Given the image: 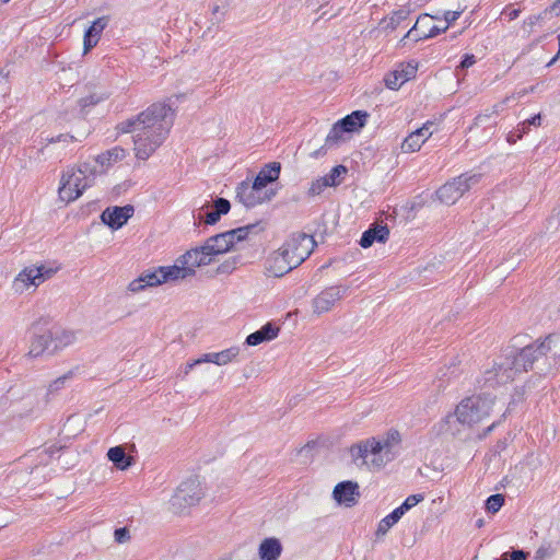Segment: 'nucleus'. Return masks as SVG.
I'll return each instance as SVG.
<instances>
[{
  "label": "nucleus",
  "mask_w": 560,
  "mask_h": 560,
  "mask_svg": "<svg viewBox=\"0 0 560 560\" xmlns=\"http://www.w3.org/2000/svg\"><path fill=\"white\" fill-rule=\"evenodd\" d=\"M447 30V25L439 26V25H432L429 27L428 32H423L424 38H432L438 36L441 33H444Z\"/></svg>",
  "instance_id": "obj_48"
},
{
  "label": "nucleus",
  "mask_w": 560,
  "mask_h": 560,
  "mask_svg": "<svg viewBox=\"0 0 560 560\" xmlns=\"http://www.w3.org/2000/svg\"><path fill=\"white\" fill-rule=\"evenodd\" d=\"M481 176L479 173H464L442 185L435 192L436 197L442 203L454 205L466 191L480 182Z\"/></svg>",
  "instance_id": "obj_7"
},
{
  "label": "nucleus",
  "mask_w": 560,
  "mask_h": 560,
  "mask_svg": "<svg viewBox=\"0 0 560 560\" xmlns=\"http://www.w3.org/2000/svg\"><path fill=\"white\" fill-rule=\"evenodd\" d=\"M369 114L365 110H354L338 120L340 127L347 133L358 132L366 124Z\"/></svg>",
  "instance_id": "obj_28"
},
{
  "label": "nucleus",
  "mask_w": 560,
  "mask_h": 560,
  "mask_svg": "<svg viewBox=\"0 0 560 560\" xmlns=\"http://www.w3.org/2000/svg\"><path fill=\"white\" fill-rule=\"evenodd\" d=\"M560 56H558V54L548 62V67H550L551 65H553L556 62V60L559 58Z\"/></svg>",
  "instance_id": "obj_62"
},
{
  "label": "nucleus",
  "mask_w": 560,
  "mask_h": 560,
  "mask_svg": "<svg viewBox=\"0 0 560 560\" xmlns=\"http://www.w3.org/2000/svg\"><path fill=\"white\" fill-rule=\"evenodd\" d=\"M520 13H521V10L515 9L512 5H506L502 11V15L508 18L509 21H513V20L517 19Z\"/></svg>",
  "instance_id": "obj_49"
},
{
  "label": "nucleus",
  "mask_w": 560,
  "mask_h": 560,
  "mask_svg": "<svg viewBox=\"0 0 560 560\" xmlns=\"http://www.w3.org/2000/svg\"><path fill=\"white\" fill-rule=\"evenodd\" d=\"M236 198L246 208H254L266 201H270L276 196V190H262L254 182L248 179L241 182L236 186Z\"/></svg>",
  "instance_id": "obj_11"
},
{
  "label": "nucleus",
  "mask_w": 560,
  "mask_h": 560,
  "mask_svg": "<svg viewBox=\"0 0 560 560\" xmlns=\"http://www.w3.org/2000/svg\"><path fill=\"white\" fill-rule=\"evenodd\" d=\"M107 457L120 470H126L133 462V458L126 454L122 446L110 447L107 452Z\"/></svg>",
  "instance_id": "obj_32"
},
{
  "label": "nucleus",
  "mask_w": 560,
  "mask_h": 560,
  "mask_svg": "<svg viewBox=\"0 0 560 560\" xmlns=\"http://www.w3.org/2000/svg\"><path fill=\"white\" fill-rule=\"evenodd\" d=\"M555 553H556V549L551 545V542H544L536 550L535 560H546L548 558H551Z\"/></svg>",
  "instance_id": "obj_42"
},
{
  "label": "nucleus",
  "mask_w": 560,
  "mask_h": 560,
  "mask_svg": "<svg viewBox=\"0 0 560 560\" xmlns=\"http://www.w3.org/2000/svg\"><path fill=\"white\" fill-rule=\"evenodd\" d=\"M255 228H256V224H248V225H245V226L233 229L232 232H233L236 241L241 242V241H244L248 236V233L252 230H254Z\"/></svg>",
  "instance_id": "obj_47"
},
{
  "label": "nucleus",
  "mask_w": 560,
  "mask_h": 560,
  "mask_svg": "<svg viewBox=\"0 0 560 560\" xmlns=\"http://www.w3.org/2000/svg\"><path fill=\"white\" fill-rule=\"evenodd\" d=\"M547 15L544 14V11L539 14H536V15H530L528 16L525 21H524V24L525 25H528L529 27H533L534 25H536L540 20H544L546 19Z\"/></svg>",
  "instance_id": "obj_53"
},
{
  "label": "nucleus",
  "mask_w": 560,
  "mask_h": 560,
  "mask_svg": "<svg viewBox=\"0 0 560 560\" xmlns=\"http://www.w3.org/2000/svg\"><path fill=\"white\" fill-rule=\"evenodd\" d=\"M97 103H98V98L95 97L94 95H90V96H86V97H83L80 100V104L82 107L95 105Z\"/></svg>",
  "instance_id": "obj_59"
},
{
  "label": "nucleus",
  "mask_w": 560,
  "mask_h": 560,
  "mask_svg": "<svg viewBox=\"0 0 560 560\" xmlns=\"http://www.w3.org/2000/svg\"><path fill=\"white\" fill-rule=\"evenodd\" d=\"M433 126V122H425L421 128H418L417 130H421L423 132L424 142L429 139V137L432 135V131L430 128Z\"/></svg>",
  "instance_id": "obj_60"
},
{
  "label": "nucleus",
  "mask_w": 560,
  "mask_h": 560,
  "mask_svg": "<svg viewBox=\"0 0 560 560\" xmlns=\"http://www.w3.org/2000/svg\"><path fill=\"white\" fill-rule=\"evenodd\" d=\"M343 133L346 132L340 127V124L338 121L335 122L325 139V143L319 149L312 152L311 156L314 159H319L326 155L329 150L337 148L340 144V142L343 140Z\"/></svg>",
  "instance_id": "obj_22"
},
{
  "label": "nucleus",
  "mask_w": 560,
  "mask_h": 560,
  "mask_svg": "<svg viewBox=\"0 0 560 560\" xmlns=\"http://www.w3.org/2000/svg\"><path fill=\"white\" fill-rule=\"evenodd\" d=\"M230 209L231 203L228 199L217 197L212 206H202L198 209L197 214H194V224L196 226H199L201 223L214 225L223 214L229 213Z\"/></svg>",
  "instance_id": "obj_12"
},
{
  "label": "nucleus",
  "mask_w": 560,
  "mask_h": 560,
  "mask_svg": "<svg viewBox=\"0 0 560 560\" xmlns=\"http://www.w3.org/2000/svg\"><path fill=\"white\" fill-rule=\"evenodd\" d=\"M520 374L515 361L511 354L504 355L500 362H495L492 369L487 370L483 374V385L494 388L499 385H504L512 382L515 376Z\"/></svg>",
  "instance_id": "obj_9"
},
{
  "label": "nucleus",
  "mask_w": 560,
  "mask_h": 560,
  "mask_svg": "<svg viewBox=\"0 0 560 560\" xmlns=\"http://www.w3.org/2000/svg\"><path fill=\"white\" fill-rule=\"evenodd\" d=\"M376 440L380 442V454L371 459V467L378 470L398 456L401 436L397 430L392 429L384 436L376 438Z\"/></svg>",
  "instance_id": "obj_10"
},
{
  "label": "nucleus",
  "mask_w": 560,
  "mask_h": 560,
  "mask_svg": "<svg viewBox=\"0 0 560 560\" xmlns=\"http://www.w3.org/2000/svg\"><path fill=\"white\" fill-rule=\"evenodd\" d=\"M492 400L481 396L463 399L456 408L457 420L463 424L472 425L490 415Z\"/></svg>",
  "instance_id": "obj_5"
},
{
  "label": "nucleus",
  "mask_w": 560,
  "mask_h": 560,
  "mask_svg": "<svg viewBox=\"0 0 560 560\" xmlns=\"http://www.w3.org/2000/svg\"><path fill=\"white\" fill-rule=\"evenodd\" d=\"M73 377V372L69 371L68 373L63 374L62 376L56 378L54 382L49 384L48 387V394H55L59 389H61L65 385V383Z\"/></svg>",
  "instance_id": "obj_43"
},
{
  "label": "nucleus",
  "mask_w": 560,
  "mask_h": 560,
  "mask_svg": "<svg viewBox=\"0 0 560 560\" xmlns=\"http://www.w3.org/2000/svg\"><path fill=\"white\" fill-rule=\"evenodd\" d=\"M0 88L4 93L9 90V72H4L3 69H0Z\"/></svg>",
  "instance_id": "obj_54"
},
{
  "label": "nucleus",
  "mask_w": 560,
  "mask_h": 560,
  "mask_svg": "<svg viewBox=\"0 0 560 560\" xmlns=\"http://www.w3.org/2000/svg\"><path fill=\"white\" fill-rule=\"evenodd\" d=\"M240 353L238 347H231L220 352L205 353L200 358L187 363L185 368V374H188L196 365L201 363H214L217 365H225L235 359Z\"/></svg>",
  "instance_id": "obj_16"
},
{
  "label": "nucleus",
  "mask_w": 560,
  "mask_h": 560,
  "mask_svg": "<svg viewBox=\"0 0 560 560\" xmlns=\"http://www.w3.org/2000/svg\"><path fill=\"white\" fill-rule=\"evenodd\" d=\"M348 172L345 165L334 166L328 174L324 176L328 187H335L340 184L339 177Z\"/></svg>",
  "instance_id": "obj_39"
},
{
  "label": "nucleus",
  "mask_w": 560,
  "mask_h": 560,
  "mask_svg": "<svg viewBox=\"0 0 560 560\" xmlns=\"http://www.w3.org/2000/svg\"><path fill=\"white\" fill-rule=\"evenodd\" d=\"M114 535L115 540L120 544L127 541L130 538L129 532L126 527L117 528Z\"/></svg>",
  "instance_id": "obj_50"
},
{
  "label": "nucleus",
  "mask_w": 560,
  "mask_h": 560,
  "mask_svg": "<svg viewBox=\"0 0 560 560\" xmlns=\"http://www.w3.org/2000/svg\"><path fill=\"white\" fill-rule=\"evenodd\" d=\"M417 73V66L412 63L401 65L400 69L389 72L385 79L386 88L398 90L405 82L412 79Z\"/></svg>",
  "instance_id": "obj_21"
},
{
  "label": "nucleus",
  "mask_w": 560,
  "mask_h": 560,
  "mask_svg": "<svg viewBox=\"0 0 560 560\" xmlns=\"http://www.w3.org/2000/svg\"><path fill=\"white\" fill-rule=\"evenodd\" d=\"M280 328L272 323L265 324L260 329L249 334L245 343L250 347L258 346L262 342L271 341L278 337Z\"/></svg>",
  "instance_id": "obj_25"
},
{
  "label": "nucleus",
  "mask_w": 560,
  "mask_h": 560,
  "mask_svg": "<svg viewBox=\"0 0 560 560\" xmlns=\"http://www.w3.org/2000/svg\"><path fill=\"white\" fill-rule=\"evenodd\" d=\"M430 19H431V16H429L427 14L423 16H419L417 22L415 23V25L407 32V34L405 35L404 38H410L413 42H418L420 39H425L423 37V32L419 33V31H420V27L423 25V23L429 22Z\"/></svg>",
  "instance_id": "obj_40"
},
{
  "label": "nucleus",
  "mask_w": 560,
  "mask_h": 560,
  "mask_svg": "<svg viewBox=\"0 0 560 560\" xmlns=\"http://www.w3.org/2000/svg\"><path fill=\"white\" fill-rule=\"evenodd\" d=\"M401 516L396 510H393L388 515L382 518L378 523L376 534L385 535L396 523L399 522Z\"/></svg>",
  "instance_id": "obj_37"
},
{
  "label": "nucleus",
  "mask_w": 560,
  "mask_h": 560,
  "mask_svg": "<svg viewBox=\"0 0 560 560\" xmlns=\"http://www.w3.org/2000/svg\"><path fill=\"white\" fill-rule=\"evenodd\" d=\"M94 182L95 170L90 164L83 163L77 168H69L61 177L59 196L67 202L74 201L86 188L92 187Z\"/></svg>",
  "instance_id": "obj_3"
},
{
  "label": "nucleus",
  "mask_w": 560,
  "mask_h": 560,
  "mask_svg": "<svg viewBox=\"0 0 560 560\" xmlns=\"http://www.w3.org/2000/svg\"><path fill=\"white\" fill-rule=\"evenodd\" d=\"M50 332L52 335V349L55 353L71 345L75 339L72 331L63 330L58 326L50 327Z\"/></svg>",
  "instance_id": "obj_33"
},
{
  "label": "nucleus",
  "mask_w": 560,
  "mask_h": 560,
  "mask_svg": "<svg viewBox=\"0 0 560 560\" xmlns=\"http://www.w3.org/2000/svg\"><path fill=\"white\" fill-rule=\"evenodd\" d=\"M348 290L347 285H331L324 289L312 301L313 312L317 315L329 312L338 301L347 295Z\"/></svg>",
  "instance_id": "obj_13"
},
{
  "label": "nucleus",
  "mask_w": 560,
  "mask_h": 560,
  "mask_svg": "<svg viewBox=\"0 0 560 560\" xmlns=\"http://www.w3.org/2000/svg\"><path fill=\"white\" fill-rule=\"evenodd\" d=\"M125 156V152L120 148L108 150L96 158V162L101 165H109L112 162H117Z\"/></svg>",
  "instance_id": "obj_38"
},
{
  "label": "nucleus",
  "mask_w": 560,
  "mask_h": 560,
  "mask_svg": "<svg viewBox=\"0 0 560 560\" xmlns=\"http://www.w3.org/2000/svg\"><path fill=\"white\" fill-rule=\"evenodd\" d=\"M178 261L182 264V266L173 265L160 267V272H162L161 279L163 280V283L167 281H174L195 276V268H197L198 266L188 262L187 259L185 258V254L180 256Z\"/></svg>",
  "instance_id": "obj_19"
},
{
  "label": "nucleus",
  "mask_w": 560,
  "mask_h": 560,
  "mask_svg": "<svg viewBox=\"0 0 560 560\" xmlns=\"http://www.w3.org/2000/svg\"><path fill=\"white\" fill-rule=\"evenodd\" d=\"M409 13L410 11L407 9H399L393 12V14L388 19L384 20V28L395 31L405 20L408 19Z\"/></svg>",
  "instance_id": "obj_36"
},
{
  "label": "nucleus",
  "mask_w": 560,
  "mask_h": 560,
  "mask_svg": "<svg viewBox=\"0 0 560 560\" xmlns=\"http://www.w3.org/2000/svg\"><path fill=\"white\" fill-rule=\"evenodd\" d=\"M476 63V57L471 54H465L460 60L459 68L468 69Z\"/></svg>",
  "instance_id": "obj_51"
},
{
  "label": "nucleus",
  "mask_w": 560,
  "mask_h": 560,
  "mask_svg": "<svg viewBox=\"0 0 560 560\" xmlns=\"http://www.w3.org/2000/svg\"><path fill=\"white\" fill-rule=\"evenodd\" d=\"M424 143L423 132L421 130H415L405 138L401 143V150L405 153L417 152Z\"/></svg>",
  "instance_id": "obj_34"
},
{
  "label": "nucleus",
  "mask_w": 560,
  "mask_h": 560,
  "mask_svg": "<svg viewBox=\"0 0 560 560\" xmlns=\"http://www.w3.org/2000/svg\"><path fill=\"white\" fill-rule=\"evenodd\" d=\"M222 237L226 241L230 248L237 242L232 230L221 233Z\"/></svg>",
  "instance_id": "obj_58"
},
{
  "label": "nucleus",
  "mask_w": 560,
  "mask_h": 560,
  "mask_svg": "<svg viewBox=\"0 0 560 560\" xmlns=\"http://www.w3.org/2000/svg\"><path fill=\"white\" fill-rule=\"evenodd\" d=\"M135 208L131 205L124 207H107L101 214L102 222L113 230L120 229L133 215Z\"/></svg>",
  "instance_id": "obj_15"
},
{
  "label": "nucleus",
  "mask_w": 560,
  "mask_h": 560,
  "mask_svg": "<svg viewBox=\"0 0 560 560\" xmlns=\"http://www.w3.org/2000/svg\"><path fill=\"white\" fill-rule=\"evenodd\" d=\"M54 354L52 335L50 328H44L39 323L33 325V337L31 340L28 355L36 358L43 353Z\"/></svg>",
  "instance_id": "obj_14"
},
{
  "label": "nucleus",
  "mask_w": 560,
  "mask_h": 560,
  "mask_svg": "<svg viewBox=\"0 0 560 560\" xmlns=\"http://www.w3.org/2000/svg\"><path fill=\"white\" fill-rule=\"evenodd\" d=\"M326 187H328L327 182L325 180L324 176L312 182L311 187L308 188V195L310 196H317L319 195Z\"/></svg>",
  "instance_id": "obj_46"
},
{
  "label": "nucleus",
  "mask_w": 560,
  "mask_h": 560,
  "mask_svg": "<svg viewBox=\"0 0 560 560\" xmlns=\"http://www.w3.org/2000/svg\"><path fill=\"white\" fill-rule=\"evenodd\" d=\"M558 40H559V50H558V56H560V35L558 36Z\"/></svg>",
  "instance_id": "obj_64"
},
{
  "label": "nucleus",
  "mask_w": 560,
  "mask_h": 560,
  "mask_svg": "<svg viewBox=\"0 0 560 560\" xmlns=\"http://www.w3.org/2000/svg\"><path fill=\"white\" fill-rule=\"evenodd\" d=\"M380 442L376 440V438H369L365 440H362L349 448V453L352 457V460L357 464L359 459H362L361 465H366L370 468L371 463L369 464L366 458L369 455H372L373 457H377L380 454Z\"/></svg>",
  "instance_id": "obj_17"
},
{
  "label": "nucleus",
  "mask_w": 560,
  "mask_h": 560,
  "mask_svg": "<svg viewBox=\"0 0 560 560\" xmlns=\"http://www.w3.org/2000/svg\"><path fill=\"white\" fill-rule=\"evenodd\" d=\"M359 497V485L351 480L341 481L337 483L332 491V498L339 504H343L348 508L355 505Z\"/></svg>",
  "instance_id": "obj_18"
},
{
  "label": "nucleus",
  "mask_w": 560,
  "mask_h": 560,
  "mask_svg": "<svg viewBox=\"0 0 560 560\" xmlns=\"http://www.w3.org/2000/svg\"><path fill=\"white\" fill-rule=\"evenodd\" d=\"M553 338V335H548L544 339H537L517 351H512L510 354L513 361H515L518 373L528 372L535 368L540 372L549 370V366L545 369L539 365L548 360V354L552 349Z\"/></svg>",
  "instance_id": "obj_2"
},
{
  "label": "nucleus",
  "mask_w": 560,
  "mask_h": 560,
  "mask_svg": "<svg viewBox=\"0 0 560 560\" xmlns=\"http://www.w3.org/2000/svg\"><path fill=\"white\" fill-rule=\"evenodd\" d=\"M298 266L291 265V259L284 257L281 250L273 252L266 261V273L269 277L280 278Z\"/></svg>",
  "instance_id": "obj_20"
},
{
  "label": "nucleus",
  "mask_w": 560,
  "mask_h": 560,
  "mask_svg": "<svg viewBox=\"0 0 560 560\" xmlns=\"http://www.w3.org/2000/svg\"><path fill=\"white\" fill-rule=\"evenodd\" d=\"M498 115V110L493 108L492 110H486L483 114H479L475 120L474 125L470 127V130L474 128L482 127L485 129L492 128L495 124V117Z\"/></svg>",
  "instance_id": "obj_35"
},
{
  "label": "nucleus",
  "mask_w": 560,
  "mask_h": 560,
  "mask_svg": "<svg viewBox=\"0 0 560 560\" xmlns=\"http://www.w3.org/2000/svg\"><path fill=\"white\" fill-rule=\"evenodd\" d=\"M74 140H77V139L69 133H61V135L57 136L56 138L48 139V141L50 143L60 142V141L67 142V141H74Z\"/></svg>",
  "instance_id": "obj_57"
},
{
  "label": "nucleus",
  "mask_w": 560,
  "mask_h": 560,
  "mask_svg": "<svg viewBox=\"0 0 560 560\" xmlns=\"http://www.w3.org/2000/svg\"><path fill=\"white\" fill-rule=\"evenodd\" d=\"M389 236V229L387 225L372 224L366 231L363 232L360 245L363 248H369L374 242L385 243Z\"/></svg>",
  "instance_id": "obj_24"
},
{
  "label": "nucleus",
  "mask_w": 560,
  "mask_h": 560,
  "mask_svg": "<svg viewBox=\"0 0 560 560\" xmlns=\"http://www.w3.org/2000/svg\"><path fill=\"white\" fill-rule=\"evenodd\" d=\"M203 495L200 480L190 477L177 487L170 502L175 513H183L187 508L198 504Z\"/></svg>",
  "instance_id": "obj_8"
},
{
  "label": "nucleus",
  "mask_w": 560,
  "mask_h": 560,
  "mask_svg": "<svg viewBox=\"0 0 560 560\" xmlns=\"http://www.w3.org/2000/svg\"><path fill=\"white\" fill-rule=\"evenodd\" d=\"M51 270H45L44 267H32L22 270L16 280L26 283L27 285H38L42 281L50 276Z\"/></svg>",
  "instance_id": "obj_30"
},
{
  "label": "nucleus",
  "mask_w": 560,
  "mask_h": 560,
  "mask_svg": "<svg viewBox=\"0 0 560 560\" xmlns=\"http://www.w3.org/2000/svg\"><path fill=\"white\" fill-rule=\"evenodd\" d=\"M162 272L160 267L154 270H148L141 273V276L129 283V290L132 292H139L147 287H156L163 283L161 279Z\"/></svg>",
  "instance_id": "obj_26"
},
{
  "label": "nucleus",
  "mask_w": 560,
  "mask_h": 560,
  "mask_svg": "<svg viewBox=\"0 0 560 560\" xmlns=\"http://www.w3.org/2000/svg\"><path fill=\"white\" fill-rule=\"evenodd\" d=\"M280 172L281 164L279 162H270L258 172L253 182L259 188L266 190L265 188L268 186V184L273 183L279 178Z\"/></svg>",
  "instance_id": "obj_27"
},
{
  "label": "nucleus",
  "mask_w": 560,
  "mask_h": 560,
  "mask_svg": "<svg viewBox=\"0 0 560 560\" xmlns=\"http://www.w3.org/2000/svg\"><path fill=\"white\" fill-rule=\"evenodd\" d=\"M460 11H445L443 15L445 22L444 25H447L448 27L453 22H455L460 16Z\"/></svg>",
  "instance_id": "obj_52"
},
{
  "label": "nucleus",
  "mask_w": 560,
  "mask_h": 560,
  "mask_svg": "<svg viewBox=\"0 0 560 560\" xmlns=\"http://www.w3.org/2000/svg\"><path fill=\"white\" fill-rule=\"evenodd\" d=\"M238 260V257H230L218 267L217 272L221 275L231 273L236 268Z\"/></svg>",
  "instance_id": "obj_45"
},
{
  "label": "nucleus",
  "mask_w": 560,
  "mask_h": 560,
  "mask_svg": "<svg viewBox=\"0 0 560 560\" xmlns=\"http://www.w3.org/2000/svg\"><path fill=\"white\" fill-rule=\"evenodd\" d=\"M493 428H494V423H492L491 425H489V427L487 428V430H486V434H487V433H489V432H491Z\"/></svg>",
  "instance_id": "obj_63"
},
{
  "label": "nucleus",
  "mask_w": 560,
  "mask_h": 560,
  "mask_svg": "<svg viewBox=\"0 0 560 560\" xmlns=\"http://www.w3.org/2000/svg\"><path fill=\"white\" fill-rule=\"evenodd\" d=\"M282 552V545L278 538H265L258 549L260 560H278Z\"/></svg>",
  "instance_id": "obj_29"
},
{
  "label": "nucleus",
  "mask_w": 560,
  "mask_h": 560,
  "mask_svg": "<svg viewBox=\"0 0 560 560\" xmlns=\"http://www.w3.org/2000/svg\"><path fill=\"white\" fill-rule=\"evenodd\" d=\"M528 555V552L522 549H513L512 551L503 552L499 560H527Z\"/></svg>",
  "instance_id": "obj_44"
},
{
  "label": "nucleus",
  "mask_w": 560,
  "mask_h": 560,
  "mask_svg": "<svg viewBox=\"0 0 560 560\" xmlns=\"http://www.w3.org/2000/svg\"><path fill=\"white\" fill-rule=\"evenodd\" d=\"M541 125V116L540 114L534 115L529 119H525L524 121L520 122L517 127L510 131L506 141L510 144L516 143L520 139H522L523 135L527 133L530 129V126L538 127Z\"/></svg>",
  "instance_id": "obj_31"
},
{
  "label": "nucleus",
  "mask_w": 560,
  "mask_h": 560,
  "mask_svg": "<svg viewBox=\"0 0 560 560\" xmlns=\"http://www.w3.org/2000/svg\"><path fill=\"white\" fill-rule=\"evenodd\" d=\"M411 508L407 504V502H402L398 508L395 510L399 513V515L402 517L407 511H409Z\"/></svg>",
  "instance_id": "obj_61"
},
{
  "label": "nucleus",
  "mask_w": 560,
  "mask_h": 560,
  "mask_svg": "<svg viewBox=\"0 0 560 560\" xmlns=\"http://www.w3.org/2000/svg\"><path fill=\"white\" fill-rule=\"evenodd\" d=\"M504 495L501 494V493H495V494H491L487 500H486V510L487 512L491 513V514H494L497 512H499V510L503 506L504 504Z\"/></svg>",
  "instance_id": "obj_41"
},
{
  "label": "nucleus",
  "mask_w": 560,
  "mask_h": 560,
  "mask_svg": "<svg viewBox=\"0 0 560 560\" xmlns=\"http://www.w3.org/2000/svg\"><path fill=\"white\" fill-rule=\"evenodd\" d=\"M316 247L314 237L310 234L298 232L293 233L279 248L284 257L291 259V265L300 266L307 259Z\"/></svg>",
  "instance_id": "obj_6"
},
{
  "label": "nucleus",
  "mask_w": 560,
  "mask_h": 560,
  "mask_svg": "<svg viewBox=\"0 0 560 560\" xmlns=\"http://www.w3.org/2000/svg\"><path fill=\"white\" fill-rule=\"evenodd\" d=\"M173 116L170 105L154 103L136 117L121 121L117 129L124 133L136 132V156L148 160L166 139L173 125Z\"/></svg>",
  "instance_id": "obj_1"
},
{
  "label": "nucleus",
  "mask_w": 560,
  "mask_h": 560,
  "mask_svg": "<svg viewBox=\"0 0 560 560\" xmlns=\"http://www.w3.org/2000/svg\"><path fill=\"white\" fill-rule=\"evenodd\" d=\"M544 14L545 15L551 14V15H556V16L560 15V0H557L550 7L546 8L544 10Z\"/></svg>",
  "instance_id": "obj_55"
},
{
  "label": "nucleus",
  "mask_w": 560,
  "mask_h": 560,
  "mask_svg": "<svg viewBox=\"0 0 560 560\" xmlns=\"http://www.w3.org/2000/svg\"><path fill=\"white\" fill-rule=\"evenodd\" d=\"M107 24V16L97 18L95 21L92 22L90 27L84 33V54H86L97 45L101 38V34L105 30Z\"/></svg>",
  "instance_id": "obj_23"
},
{
  "label": "nucleus",
  "mask_w": 560,
  "mask_h": 560,
  "mask_svg": "<svg viewBox=\"0 0 560 560\" xmlns=\"http://www.w3.org/2000/svg\"><path fill=\"white\" fill-rule=\"evenodd\" d=\"M424 499L423 494H411L406 498L405 502L409 505V508L416 506L419 502H421Z\"/></svg>",
  "instance_id": "obj_56"
},
{
  "label": "nucleus",
  "mask_w": 560,
  "mask_h": 560,
  "mask_svg": "<svg viewBox=\"0 0 560 560\" xmlns=\"http://www.w3.org/2000/svg\"><path fill=\"white\" fill-rule=\"evenodd\" d=\"M231 248L221 233L210 236L202 246L191 248L185 253L188 262L195 266H208L214 257L229 252Z\"/></svg>",
  "instance_id": "obj_4"
}]
</instances>
